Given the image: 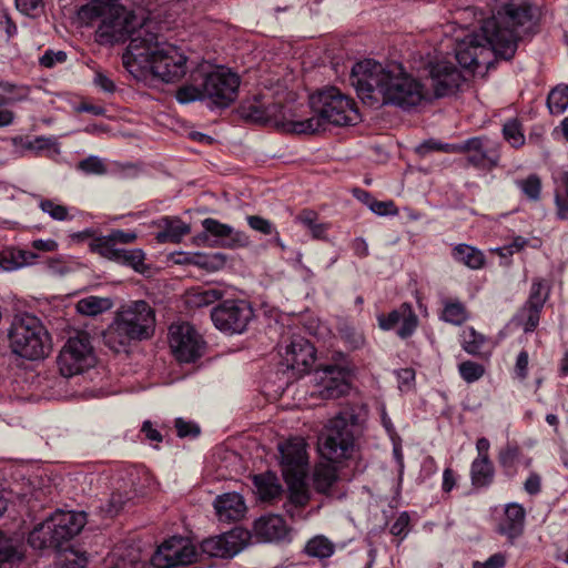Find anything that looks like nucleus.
Segmentation results:
<instances>
[{"mask_svg":"<svg viewBox=\"0 0 568 568\" xmlns=\"http://www.w3.org/2000/svg\"><path fill=\"white\" fill-rule=\"evenodd\" d=\"M145 254L141 248L125 250L120 248L116 263L130 266L134 271L142 273L145 268L144 265Z\"/></svg>","mask_w":568,"mask_h":568,"instance_id":"obj_35","label":"nucleus"},{"mask_svg":"<svg viewBox=\"0 0 568 568\" xmlns=\"http://www.w3.org/2000/svg\"><path fill=\"white\" fill-rule=\"evenodd\" d=\"M528 244V240L523 236H516L513 242L499 248L501 256L513 255L516 252L521 251Z\"/></svg>","mask_w":568,"mask_h":568,"instance_id":"obj_60","label":"nucleus"},{"mask_svg":"<svg viewBox=\"0 0 568 568\" xmlns=\"http://www.w3.org/2000/svg\"><path fill=\"white\" fill-rule=\"evenodd\" d=\"M495 477L494 465L489 457L475 458L470 467V479L473 486L484 488L491 485Z\"/></svg>","mask_w":568,"mask_h":568,"instance_id":"obj_27","label":"nucleus"},{"mask_svg":"<svg viewBox=\"0 0 568 568\" xmlns=\"http://www.w3.org/2000/svg\"><path fill=\"white\" fill-rule=\"evenodd\" d=\"M315 354V347L306 338L295 335L285 348L284 361L287 367L304 374L314 364Z\"/></svg>","mask_w":568,"mask_h":568,"instance_id":"obj_19","label":"nucleus"},{"mask_svg":"<svg viewBox=\"0 0 568 568\" xmlns=\"http://www.w3.org/2000/svg\"><path fill=\"white\" fill-rule=\"evenodd\" d=\"M130 499L131 497L128 494L122 495L121 493H113L109 499L106 513L110 516H115Z\"/></svg>","mask_w":568,"mask_h":568,"instance_id":"obj_54","label":"nucleus"},{"mask_svg":"<svg viewBox=\"0 0 568 568\" xmlns=\"http://www.w3.org/2000/svg\"><path fill=\"white\" fill-rule=\"evenodd\" d=\"M524 488L529 495H537L541 490V477L537 473H530Z\"/></svg>","mask_w":568,"mask_h":568,"instance_id":"obj_64","label":"nucleus"},{"mask_svg":"<svg viewBox=\"0 0 568 568\" xmlns=\"http://www.w3.org/2000/svg\"><path fill=\"white\" fill-rule=\"evenodd\" d=\"M409 516L406 511L402 513L390 527V534L404 538L407 535Z\"/></svg>","mask_w":568,"mask_h":568,"instance_id":"obj_56","label":"nucleus"},{"mask_svg":"<svg viewBox=\"0 0 568 568\" xmlns=\"http://www.w3.org/2000/svg\"><path fill=\"white\" fill-rule=\"evenodd\" d=\"M466 154V165L475 169H493L498 165L499 154L496 145L487 138L475 136L464 141L463 152Z\"/></svg>","mask_w":568,"mask_h":568,"instance_id":"obj_18","label":"nucleus"},{"mask_svg":"<svg viewBox=\"0 0 568 568\" xmlns=\"http://www.w3.org/2000/svg\"><path fill=\"white\" fill-rule=\"evenodd\" d=\"M67 60V53L64 51H52L47 50L40 58V65L44 68H53L57 63H63Z\"/></svg>","mask_w":568,"mask_h":568,"instance_id":"obj_55","label":"nucleus"},{"mask_svg":"<svg viewBox=\"0 0 568 568\" xmlns=\"http://www.w3.org/2000/svg\"><path fill=\"white\" fill-rule=\"evenodd\" d=\"M58 367L62 376L72 377L95 364V355L88 333L79 332L69 337L58 356Z\"/></svg>","mask_w":568,"mask_h":568,"instance_id":"obj_12","label":"nucleus"},{"mask_svg":"<svg viewBox=\"0 0 568 568\" xmlns=\"http://www.w3.org/2000/svg\"><path fill=\"white\" fill-rule=\"evenodd\" d=\"M547 105L551 114H561L568 108V85H558L547 97Z\"/></svg>","mask_w":568,"mask_h":568,"instance_id":"obj_34","label":"nucleus"},{"mask_svg":"<svg viewBox=\"0 0 568 568\" xmlns=\"http://www.w3.org/2000/svg\"><path fill=\"white\" fill-rule=\"evenodd\" d=\"M251 229L254 231H257L265 235H273L271 240L267 241L268 244H276L282 250L285 248V245L282 243L281 239L278 237V232L276 231L275 226L272 222L268 220H265L257 215H251Z\"/></svg>","mask_w":568,"mask_h":568,"instance_id":"obj_37","label":"nucleus"},{"mask_svg":"<svg viewBox=\"0 0 568 568\" xmlns=\"http://www.w3.org/2000/svg\"><path fill=\"white\" fill-rule=\"evenodd\" d=\"M429 74L436 98H443L454 93L462 81L460 72L450 62L430 64Z\"/></svg>","mask_w":568,"mask_h":568,"instance_id":"obj_20","label":"nucleus"},{"mask_svg":"<svg viewBox=\"0 0 568 568\" xmlns=\"http://www.w3.org/2000/svg\"><path fill=\"white\" fill-rule=\"evenodd\" d=\"M78 170L88 175H103L106 173V165L103 161L95 155H90L81 160L78 165Z\"/></svg>","mask_w":568,"mask_h":568,"instance_id":"obj_45","label":"nucleus"},{"mask_svg":"<svg viewBox=\"0 0 568 568\" xmlns=\"http://www.w3.org/2000/svg\"><path fill=\"white\" fill-rule=\"evenodd\" d=\"M221 297H222L221 291H219L216 288H204V290L194 292L190 296L189 302L196 307H203V306L213 304L214 302L219 301Z\"/></svg>","mask_w":568,"mask_h":568,"instance_id":"obj_43","label":"nucleus"},{"mask_svg":"<svg viewBox=\"0 0 568 568\" xmlns=\"http://www.w3.org/2000/svg\"><path fill=\"white\" fill-rule=\"evenodd\" d=\"M362 102L371 108L392 104L402 109L416 106L424 99L423 85L402 64L365 59L355 63L349 75Z\"/></svg>","mask_w":568,"mask_h":568,"instance_id":"obj_2","label":"nucleus"},{"mask_svg":"<svg viewBox=\"0 0 568 568\" xmlns=\"http://www.w3.org/2000/svg\"><path fill=\"white\" fill-rule=\"evenodd\" d=\"M503 134L514 148H520L525 143L521 125L517 119H511L504 124Z\"/></svg>","mask_w":568,"mask_h":568,"instance_id":"obj_41","label":"nucleus"},{"mask_svg":"<svg viewBox=\"0 0 568 568\" xmlns=\"http://www.w3.org/2000/svg\"><path fill=\"white\" fill-rule=\"evenodd\" d=\"M452 255L456 262L462 263L471 270H479L485 264L484 253L468 244L456 245L452 251Z\"/></svg>","mask_w":568,"mask_h":568,"instance_id":"obj_28","label":"nucleus"},{"mask_svg":"<svg viewBox=\"0 0 568 568\" xmlns=\"http://www.w3.org/2000/svg\"><path fill=\"white\" fill-rule=\"evenodd\" d=\"M248 544V530L234 527L230 531L204 539L200 548L203 554L216 558H232Z\"/></svg>","mask_w":568,"mask_h":568,"instance_id":"obj_15","label":"nucleus"},{"mask_svg":"<svg viewBox=\"0 0 568 568\" xmlns=\"http://www.w3.org/2000/svg\"><path fill=\"white\" fill-rule=\"evenodd\" d=\"M254 484L258 489L260 496L262 500H272L280 494V486L270 484L262 485V479L260 476L253 477Z\"/></svg>","mask_w":568,"mask_h":568,"instance_id":"obj_53","label":"nucleus"},{"mask_svg":"<svg viewBox=\"0 0 568 568\" xmlns=\"http://www.w3.org/2000/svg\"><path fill=\"white\" fill-rule=\"evenodd\" d=\"M526 511L519 504L506 506L505 516L497 527V531L506 536L510 541L519 537L524 531Z\"/></svg>","mask_w":568,"mask_h":568,"instance_id":"obj_23","label":"nucleus"},{"mask_svg":"<svg viewBox=\"0 0 568 568\" xmlns=\"http://www.w3.org/2000/svg\"><path fill=\"white\" fill-rule=\"evenodd\" d=\"M541 310L542 307H534L526 305V307L524 308V312L526 314V321L524 322V331L526 333L535 331V328L538 326Z\"/></svg>","mask_w":568,"mask_h":568,"instance_id":"obj_52","label":"nucleus"},{"mask_svg":"<svg viewBox=\"0 0 568 568\" xmlns=\"http://www.w3.org/2000/svg\"><path fill=\"white\" fill-rule=\"evenodd\" d=\"M254 537L258 542H277L288 535V528L283 517L265 515L254 521Z\"/></svg>","mask_w":568,"mask_h":568,"instance_id":"obj_21","label":"nucleus"},{"mask_svg":"<svg viewBox=\"0 0 568 568\" xmlns=\"http://www.w3.org/2000/svg\"><path fill=\"white\" fill-rule=\"evenodd\" d=\"M538 14V8L527 2L509 3L498 10L496 17L485 22L481 28L484 39L497 57L509 60L515 55L521 38L519 29L531 23Z\"/></svg>","mask_w":568,"mask_h":568,"instance_id":"obj_4","label":"nucleus"},{"mask_svg":"<svg viewBox=\"0 0 568 568\" xmlns=\"http://www.w3.org/2000/svg\"><path fill=\"white\" fill-rule=\"evenodd\" d=\"M314 381L320 386V396L324 399L338 398L349 390V371L336 364L316 368Z\"/></svg>","mask_w":568,"mask_h":568,"instance_id":"obj_16","label":"nucleus"},{"mask_svg":"<svg viewBox=\"0 0 568 568\" xmlns=\"http://www.w3.org/2000/svg\"><path fill=\"white\" fill-rule=\"evenodd\" d=\"M310 104L316 115L305 120L291 119L290 111L281 103L251 105V124L312 134L325 130V123L342 126L355 124L359 120L354 101L335 87H327L312 94Z\"/></svg>","mask_w":568,"mask_h":568,"instance_id":"obj_1","label":"nucleus"},{"mask_svg":"<svg viewBox=\"0 0 568 568\" xmlns=\"http://www.w3.org/2000/svg\"><path fill=\"white\" fill-rule=\"evenodd\" d=\"M226 256L220 252L209 254H196L194 256V264L207 272H215L224 267Z\"/></svg>","mask_w":568,"mask_h":568,"instance_id":"obj_39","label":"nucleus"},{"mask_svg":"<svg viewBox=\"0 0 568 568\" xmlns=\"http://www.w3.org/2000/svg\"><path fill=\"white\" fill-rule=\"evenodd\" d=\"M561 186L555 194L556 214L559 220L568 219V172L560 174Z\"/></svg>","mask_w":568,"mask_h":568,"instance_id":"obj_36","label":"nucleus"},{"mask_svg":"<svg viewBox=\"0 0 568 568\" xmlns=\"http://www.w3.org/2000/svg\"><path fill=\"white\" fill-rule=\"evenodd\" d=\"M87 524L83 511L58 509L29 534L28 542L33 549H60L73 539Z\"/></svg>","mask_w":568,"mask_h":568,"instance_id":"obj_9","label":"nucleus"},{"mask_svg":"<svg viewBox=\"0 0 568 568\" xmlns=\"http://www.w3.org/2000/svg\"><path fill=\"white\" fill-rule=\"evenodd\" d=\"M283 477L295 499L300 504L306 501L303 493L308 473L306 443L301 437L290 438L278 444Z\"/></svg>","mask_w":568,"mask_h":568,"instance_id":"obj_11","label":"nucleus"},{"mask_svg":"<svg viewBox=\"0 0 568 568\" xmlns=\"http://www.w3.org/2000/svg\"><path fill=\"white\" fill-rule=\"evenodd\" d=\"M548 298V291L546 290L542 281H534L529 298L526 303L528 306L544 307L546 300Z\"/></svg>","mask_w":568,"mask_h":568,"instance_id":"obj_48","label":"nucleus"},{"mask_svg":"<svg viewBox=\"0 0 568 568\" xmlns=\"http://www.w3.org/2000/svg\"><path fill=\"white\" fill-rule=\"evenodd\" d=\"M506 565V558L503 554L497 552L491 555L485 561H475L473 568H504Z\"/></svg>","mask_w":568,"mask_h":568,"instance_id":"obj_58","label":"nucleus"},{"mask_svg":"<svg viewBox=\"0 0 568 568\" xmlns=\"http://www.w3.org/2000/svg\"><path fill=\"white\" fill-rule=\"evenodd\" d=\"M11 94H12L11 97L3 98L1 103L2 104H13V103L27 100L30 94V88L24 84H19L18 88L14 90V92H11Z\"/></svg>","mask_w":568,"mask_h":568,"instance_id":"obj_59","label":"nucleus"},{"mask_svg":"<svg viewBox=\"0 0 568 568\" xmlns=\"http://www.w3.org/2000/svg\"><path fill=\"white\" fill-rule=\"evenodd\" d=\"M141 433L149 442L161 443L163 440L162 434L153 426L150 420H145L141 427Z\"/></svg>","mask_w":568,"mask_h":568,"instance_id":"obj_62","label":"nucleus"},{"mask_svg":"<svg viewBox=\"0 0 568 568\" xmlns=\"http://www.w3.org/2000/svg\"><path fill=\"white\" fill-rule=\"evenodd\" d=\"M403 318L400 320V326L397 329V335L400 338H407L413 335L418 325V317L414 313L410 304L403 303Z\"/></svg>","mask_w":568,"mask_h":568,"instance_id":"obj_38","label":"nucleus"},{"mask_svg":"<svg viewBox=\"0 0 568 568\" xmlns=\"http://www.w3.org/2000/svg\"><path fill=\"white\" fill-rule=\"evenodd\" d=\"M358 432V416L354 408H346L329 419L318 436V453L332 463L352 456Z\"/></svg>","mask_w":568,"mask_h":568,"instance_id":"obj_8","label":"nucleus"},{"mask_svg":"<svg viewBox=\"0 0 568 568\" xmlns=\"http://www.w3.org/2000/svg\"><path fill=\"white\" fill-rule=\"evenodd\" d=\"M239 87V75L220 68L211 72L192 73L191 82L179 88L175 98L182 104L209 101L212 106L224 109L237 98Z\"/></svg>","mask_w":568,"mask_h":568,"instance_id":"obj_5","label":"nucleus"},{"mask_svg":"<svg viewBox=\"0 0 568 568\" xmlns=\"http://www.w3.org/2000/svg\"><path fill=\"white\" fill-rule=\"evenodd\" d=\"M214 509L220 523H233L241 519L245 511V499L237 493H226L220 495L214 500Z\"/></svg>","mask_w":568,"mask_h":568,"instance_id":"obj_22","label":"nucleus"},{"mask_svg":"<svg viewBox=\"0 0 568 568\" xmlns=\"http://www.w3.org/2000/svg\"><path fill=\"white\" fill-rule=\"evenodd\" d=\"M79 16L87 21L101 20L95 31V39L102 45L125 42L129 38L131 41L132 38L139 36L140 31H148L143 28L136 30L135 16L114 2L93 1L81 7Z\"/></svg>","mask_w":568,"mask_h":568,"instance_id":"obj_6","label":"nucleus"},{"mask_svg":"<svg viewBox=\"0 0 568 568\" xmlns=\"http://www.w3.org/2000/svg\"><path fill=\"white\" fill-rule=\"evenodd\" d=\"M38 257L36 253L19 247H7L1 252L0 266L4 271H16L30 265Z\"/></svg>","mask_w":568,"mask_h":568,"instance_id":"obj_25","label":"nucleus"},{"mask_svg":"<svg viewBox=\"0 0 568 568\" xmlns=\"http://www.w3.org/2000/svg\"><path fill=\"white\" fill-rule=\"evenodd\" d=\"M169 342L175 358L181 363H194L203 356L206 343L190 323L172 324Z\"/></svg>","mask_w":568,"mask_h":568,"instance_id":"obj_13","label":"nucleus"},{"mask_svg":"<svg viewBox=\"0 0 568 568\" xmlns=\"http://www.w3.org/2000/svg\"><path fill=\"white\" fill-rule=\"evenodd\" d=\"M462 378L467 383H474L480 379L485 373V368L481 364L473 361H465L458 366Z\"/></svg>","mask_w":568,"mask_h":568,"instance_id":"obj_46","label":"nucleus"},{"mask_svg":"<svg viewBox=\"0 0 568 568\" xmlns=\"http://www.w3.org/2000/svg\"><path fill=\"white\" fill-rule=\"evenodd\" d=\"M161 231L155 239L159 243H179L184 235L190 233V225L179 217L164 216L158 222Z\"/></svg>","mask_w":568,"mask_h":568,"instance_id":"obj_24","label":"nucleus"},{"mask_svg":"<svg viewBox=\"0 0 568 568\" xmlns=\"http://www.w3.org/2000/svg\"><path fill=\"white\" fill-rule=\"evenodd\" d=\"M403 304L397 308L388 313L387 315H378V325L384 331L395 328L403 318Z\"/></svg>","mask_w":568,"mask_h":568,"instance_id":"obj_51","label":"nucleus"},{"mask_svg":"<svg viewBox=\"0 0 568 568\" xmlns=\"http://www.w3.org/2000/svg\"><path fill=\"white\" fill-rule=\"evenodd\" d=\"M139 32L128 45V53L134 60L149 65L154 77L164 82L181 80L187 71V57L182 48L168 42H159L156 33Z\"/></svg>","mask_w":568,"mask_h":568,"instance_id":"obj_3","label":"nucleus"},{"mask_svg":"<svg viewBox=\"0 0 568 568\" xmlns=\"http://www.w3.org/2000/svg\"><path fill=\"white\" fill-rule=\"evenodd\" d=\"M19 11L27 16H33L41 7V0H16Z\"/></svg>","mask_w":568,"mask_h":568,"instance_id":"obj_61","label":"nucleus"},{"mask_svg":"<svg viewBox=\"0 0 568 568\" xmlns=\"http://www.w3.org/2000/svg\"><path fill=\"white\" fill-rule=\"evenodd\" d=\"M155 327V314L145 301L122 306L114 322L103 334L104 344L113 352L125 351L131 341L149 338Z\"/></svg>","mask_w":568,"mask_h":568,"instance_id":"obj_7","label":"nucleus"},{"mask_svg":"<svg viewBox=\"0 0 568 568\" xmlns=\"http://www.w3.org/2000/svg\"><path fill=\"white\" fill-rule=\"evenodd\" d=\"M337 478V470L334 466L320 465L314 471V487L318 493L329 495Z\"/></svg>","mask_w":568,"mask_h":568,"instance_id":"obj_30","label":"nucleus"},{"mask_svg":"<svg viewBox=\"0 0 568 568\" xmlns=\"http://www.w3.org/2000/svg\"><path fill=\"white\" fill-rule=\"evenodd\" d=\"M442 318L454 325H462L467 316L464 305L459 302L447 303L443 310Z\"/></svg>","mask_w":568,"mask_h":568,"instance_id":"obj_42","label":"nucleus"},{"mask_svg":"<svg viewBox=\"0 0 568 568\" xmlns=\"http://www.w3.org/2000/svg\"><path fill=\"white\" fill-rule=\"evenodd\" d=\"M304 551L310 557L324 559L334 554V545L324 536H315L306 542Z\"/></svg>","mask_w":568,"mask_h":568,"instance_id":"obj_32","label":"nucleus"},{"mask_svg":"<svg viewBox=\"0 0 568 568\" xmlns=\"http://www.w3.org/2000/svg\"><path fill=\"white\" fill-rule=\"evenodd\" d=\"M205 241L211 236L213 242L223 246H232L234 243L233 229L217 220L207 217L202 222Z\"/></svg>","mask_w":568,"mask_h":568,"instance_id":"obj_26","label":"nucleus"},{"mask_svg":"<svg viewBox=\"0 0 568 568\" xmlns=\"http://www.w3.org/2000/svg\"><path fill=\"white\" fill-rule=\"evenodd\" d=\"M463 336L464 349L470 355L479 354L485 343V337L481 334L477 333L473 327H468L467 329H465Z\"/></svg>","mask_w":568,"mask_h":568,"instance_id":"obj_44","label":"nucleus"},{"mask_svg":"<svg viewBox=\"0 0 568 568\" xmlns=\"http://www.w3.org/2000/svg\"><path fill=\"white\" fill-rule=\"evenodd\" d=\"M519 447L511 444H507L503 449H500L498 462L505 469L506 475L514 476V466L519 457Z\"/></svg>","mask_w":568,"mask_h":568,"instance_id":"obj_40","label":"nucleus"},{"mask_svg":"<svg viewBox=\"0 0 568 568\" xmlns=\"http://www.w3.org/2000/svg\"><path fill=\"white\" fill-rule=\"evenodd\" d=\"M197 551L194 545L182 537H172L164 541L151 558L155 568H174L195 562Z\"/></svg>","mask_w":568,"mask_h":568,"instance_id":"obj_14","label":"nucleus"},{"mask_svg":"<svg viewBox=\"0 0 568 568\" xmlns=\"http://www.w3.org/2000/svg\"><path fill=\"white\" fill-rule=\"evenodd\" d=\"M520 190L532 201H537L540 196L541 182L536 174L529 175L526 180L519 181Z\"/></svg>","mask_w":568,"mask_h":568,"instance_id":"obj_49","label":"nucleus"},{"mask_svg":"<svg viewBox=\"0 0 568 568\" xmlns=\"http://www.w3.org/2000/svg\"><path fill=\"white\" fill-rule=\"evenodd\" d=\"M39 206L55 221H67L71 219L68 207L52 200H41Z\"/></svg>","mask_w":568,"mask_h":568,"instance_id":"obj_47","label":"nucleus"},{"mask_svg":"<svg viewBox=\"0 0 568 568\" xmlns=\"http://www.w3.org/2000/svg\"><path fill=\"white\" fill-rule=\"evenodd\" d=\"M112 301L108 297L88 296L77 303V311L87 316H95L109 311Z\"/></svg>","mask_w":568,"mask_h":568,"instance_id":"obj_31","label":"nucleus"},{"mask_svg":"<svg viewBox=\"0 0 568 568\" xmlns=\"http://www.w3.org/2000/svg\"><path fill=\"white\" fill-rule=\"evenodd\" d=\"M8 338L12 352L29 361L44 358L51 351L49 332L37 316L29 313L13 318Z\"/></svg>","mask_w":568,"mask_h":568,"instance_id":"obj_10","label":"nucleus"},{"mask_svg":"<svg viewBox=\"0 0 568 568\" xmlns=\"http://www.w3.org/2000/svg\"><path fill=\"white\" fill-rule=\"evenodd\" d=\"M175 429L178 436L181 438L190 437L195 438L200 435V426L193 422L184 420L183 418L175 419Z\"/></svg>","mask_w":568,"mask_h":568,"instance_id":"obj_50","label":"nucleus"},{"mask_svg":"<svg viewBox=\"0 0 568 568\" xmlns=\"http://www.w3.org/2000/svg\"><path fill=\"white\" fill-rule=\"evenodd\" d=\"M247 306L244 302L225 301L214 307L211 318L214 326L225 333L235 334L245 331L248 323Z\"/></svg>","mask_w":568,"mask_h":568,"instance_id":"obj_17","label":"nucleus"},{"mask_svg":"<svg viewBox=\"0 0 568 568\" xmlns=\"http://www.w3.org/2000/svg\"><path fill=\"white\" fill-rule=\"evenodd\" d=\"M481 44L477 41V37H471L467 42H463L456 49V60L460 64V67L465 69H473L477 67V49L480 48Z\"/></svg>","mask_w":568,"mask_h":568,"instance_id":"obj_29","label":"nucleus"},{"mask_svg":"<svg viewBox=\"0 0 568 568\" xmlns=\"http://www.w3.org/2000/svg\"><path fill=\"white\" fill-rule=\"evenodd\" d=\"M90 250L114 262L120 252V247H116L115 242H113L110 235L94 237L90 243Z\"/></svg>","mask_w":568,"mask_h":568,"instance_id":"obj_33","label":"nucleus"},{"mask_svg":"<svg viewBox=\"0 0 568 568\" xmlns=\"http://www.w3.org/2000/svg\"><path fill=\"white\" fill-rule=\"evenodd\" d=\"M369 207L374 213H376L378 215H386V214L396 212L395 205L392 201L383 202V201L373 200L369 203Z\"/></svg>","mask_w":568,"mask_h":568,"instance_id":"obj_63","label":"nucleus"},{"mask_svg":"<svg viewBox=\"0 0 568 568\" xmlns=\"http://www.w3.org/2000/svg\"><path fill=\"white\" fill-rule=\"evenodd\" d=\"M97 88L105 93H113L116 89L115 83L104 72L97 71L93 78Z\"/></svg>","mask_w":568,"mask_h":568,"instance_id":"obj_57","label":"nucleus"}]
</instances>
